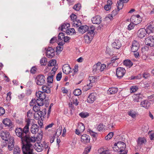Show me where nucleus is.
<instances>
[{"label": "nucleus", "mask_w": 154, "mask_h": 154, "mask_svg": "<svg viewBox=\"0 0 154 154\" xmlns=\"http://www.w3.org/2000/svg\"><path fill=\"white\" fill-rule=\"evenodd\" d=\"M15 131L16 135L21 138L22 151H26L27 148L31 149L33 147L32 143L35 142L36 139L35 137H30L28 134L29 131L26 130L24 127L23 128H17Z\"/></svg>", "instance_id": "1"}, {"label": "nucleus", "mask_w": 154, "mask_h": 154, "mask_svg": "<svg viewBox=\"0 0 154 154\" xmlns=\"http://www.w3.org/2000/svg\"><path fill=\"white\" fill-rule=\"evenodd\" d=\"M0 137L3 140L7 142L11 140V137H13L10 135V133L8 132L5 130L1 131Z\"/></svg>", "instance_id": "2"}, {"label": "nucleus", "mask_w": 154, "mask_h": 154, "mask_svg": "<svg viewBox=\"0 0 154 154\" xmlns=\"http://www.w3.org/2000/svg\"><path fill=\"white\" fill-rule=\"evenodd\" d=\"M126 70L124 68L118 67L116 69V75L118 78L120 79L123 76Z\"/></svg>", "instance_id": "3"}, {"label": "nucleus", "mask_w": 154, "mask_h": 154, "mask_svg": "<svg viewBox=\"0 0 154 154\" xmlns=\"http://www.w3.org/2000/svg\"><path fill=\"white\" fill-rule=\"evenodd\" d=\"M45 78L42 75H39L36 78L37 84L39 85H42L45 82Z\"/></svg>", "instance_id": "4"}, {"label": "nucleus", "mask_w": 154, "mask_h": 154, "mask_svg": "<svg viewBox=\"0 0 154 154\" xmlns=\"http://www.w3.org/2000/svg\"><path fill=\"white\" fill-rule=\"evenodd\" d=\"M145 43L150 47L154 46V36L150 35L145 39Z\"/></svg>", "instance_id": "5"}, {"label": "nucleus", "mask_w": 154, "mask_h": 154, "mask_svg": "<svg viewBox=\"0 0 154 154\" xmlns=\"http://www.w3.org/2000/svg\"><path fill=\"white\" fill-rule=\"evenodd\" d=\"M46 55L48 58H52L55 55V51L54 48L49 47L46 50Z\"/></svg>", "instance_id": "6"}, {"label": "nucleus", "mask_w": 154, "mask_h": 154, "mask_svg": "<svg viewBox=\"0 0 154 154\" xmlns=\"http://www.w3.org/2000/svg\"><path fill=\"white\" fill-rule=\"evenodd\" d=\"M97 94L96 93H91L88 96L87 100L88 103H93L97 99Z\"/></svg>", "instance_id": "7"}, {"label": "nucleus", "mask_w": 154, "mask_h": 154, "mask_svg": "<svg viewBox=\"0 0 154 154\" xmlns=\"http://www.w3.org/2000/svg\"><path fill=\"white\" fill-rule=\"evenodd\" d=\"M131 46V51L133 52H135L138 50L140 47V45L137 41L134 40L132 42Z\"/></svg>", "instance_id": "8"}, {"label": "nucleus", "mask_w": 154, "mask_h": 154, "mask_svg": "<svg viewBox=\"0 0 154 154\" xmlns=\"http://www.w3.org/2000/svg\"><path fill=\"white\" fill-rule=\"evenodd\" d=\"M36 95L38 99H40V100H42V101L45 98L46 96V95L45 93L41 91L36 92Z\"/></svg>", "instance_id": "9"}, {"label": "nucleus", "mask_w": 154, "mask_h": 154, "mask_svg": "<svg viewBox=\"0 0 154 154\" xmlns=\"http://www.w3.org/2000/svg\"><path fill=\"white\" fill-rule=\"evenodd\" d=\"M90 139V137L86 134H84L81 137V141L85 144L89 143Z\"/></svg>", "instance_id": "10"}, {"label": "nucleus", "mask_w": 154, "mask_h": 154, "mask_svg": "<svg viewBox=\"0 0 154 154\" xmlns=\"http://www.w3.org/2000/svg\"><path fill=\"white\" fill-rule=\"evenodd\" d=\"M92 22L94 24H100L101 22V18L98 15L93 17L91 19Z\"/></svg>", "instance_id": "11"}, {"label": "nucleus", "mask_w": 154, "mask_h": 154, "mask_svg": "<svg viewBox=\"0 0 154 154\" xmlns=\"http://www.w3.org/2000/svg\"><path fill=\"white\" fill-rule=\"evenodd\" d=\"M89 29L87 25L82 26L78 28V30L79 33L83 34L87 31Z\"/></svg>", "instance_id": "12"}, {"label": "nucleus", "mask_w": 154, "mask_h": 154, "mask_svg": "<svg viewBox=\"0 0 154 154\" xmlns=\"http://www.w3.org/2000/svg\"><path fill=\"white\" fill-rule=\"evenodd\" d=\"M35 149L38 152H40L43 150L45 147V144H42L41 143L35 144Z\"/></svg>", "instance_id": "13"}, {"label": "nucleus", "mask_w": 154, "mask_h": 154, "mask_svg": "<svg viewBox=\"0 0 154 154\" xmlns=\"http://www.w3.org/2000/svg\"><path fill=\"white\" fill-rule=\"evenodd\" d=\"M147 33L146 30L144 29H141L138 32V37L142 38L144 37Z\"/></svg>", "instance_id": "14"}, {"label": "nucleus", "mask_w": 154, "mask_h": 154, "mask_svg": "<svg viewBox=\"0 0 154 154\" xmlns=\"http://www.w3.org/2000/svg\"><path fill=\"white\" fill-rule=\"evenodd\" d=\"M94 35H91L87 33L84 37V39L85 40V42L87 43H90L92 40Z\"/></svg>", "instance_id": "15"}, {"label": "nucleus", "mask_w": 154, "mask_h": 154, "mask_svg": "<svg viewBox=\"0 0 154 154\" xmlns=\"http://www.w3.org/2000/svg\"><path fill=\"white\" fill-rule=\"evenodd\" d=\"M131 20L135 25H137L141 22L142 21V19L141 18H137L135 16H132L131 18Z\"/></svg>", "instance_id": "16"}, {"label": "nucleus", "mask_w": 154, "mask_h": 154, "mask_svg": "<svg viewBox=\"0 0 154 154\" xmlns=\"http://www.w3.org/2000/svg\"><path fill=\"white\" fill-rule=\"evenodd\" d=\"M37 113H35V119H37V117L36 116L35 117L36 115H38V118L39 119V118H41L42 117L44 116L46 114V109L45 108L42 111H41L40 110Z\"/></svg>", "instance_id": "17"}, {"label": "nucleus", "mask_w": 154, "mask_h": 154, "mask_svg": "<svg viewBox=\"0 0 154 154\" xmlns=\"http://www.w3.org/2000/svg\"><path fill=\"white\" fill-rule=\"evenodd\" d=\"M38 126L36 124H33L30 128V131L33 134H36L38 131Z\"/></svg>", "instance_id": "18"}, {"label": "nucleus", "mask_w": 154, "mask_h": 154, "mask_svg": "<svg viewBox=\"0 0 154 154\" xmlns=\"http://www.w3.org/2000/svg\"><path fill=\"white\" fill-rule=\"evenodd\" d=\"M14 145V137H11V140L8 141V148L9 150H12Z\"/></svg>", "instance_id": "19"}, {"label": "nucleus", "mask_w": 154, "mask_h": 154, "mask_svg": "<svg viewBox=\"0 0 154 154\" xmlns=\"http://www.w3.org/2000/svg\"><path fill=\"white\" fill-rule=\"evenodd\" d=\"M100 65L101 63H98L94 65L93 67V71L94 73H98L100 71Z\"/></svg>", "instance_id": "20"}, {"label": "nucleus", "mask_w": 154, "mask_h": 154, "mask_svg": "<svg viewBox=\"0 0 154 154\" xmlns=\"http://www.w3.org/2000/svg\"><path fill=\"white\" fill-rule=\"evenodd\" d=\"M143 96L142 94H139L135 95L134 96V102H138L140 101L143 98Z\"/></svg>", "instance_id": "21"}, {"label": "nucleus", "mask_w": 154, "mask_h": 154, "mask_svg": "<svg viewBox=\"0 0 154 154\" xmlns=\"http://www.w3.org/2000/svg\"><path fill=\"white\" fill-rule=\"evenodd\" d=\"M112 46L115 48L119 49L121 46V44L119 40H116L112 44Z\"/></svg>", "instance_id": "22"}, {"label": "nucleus", "mask_w": 154, "mask_h": 154, "mask_svg": "<svg viewBox=\"0 0 154 154\" xmlns=\"http://www.w3.org/2000/svg\"><path fill=\"white\" fill-rule=\"evenodd\" d=\"M117 145L120 149V152H122V150H125L126 148L125 144L122 142H119L117 143Z\"/></svg>", "instance_id": "23"}, {"label": "nucleus", "mask_w": 154, "mask_h": 154, "mask_svg": "<svg viewBox=\"0 0 154 154\" xmlns=\"http://www.w3.org/2000/svg\"><path fill=\"white\" fill-rule=\"evenodd\" d=\"M150 103L147 100H144L141 103L140 105L144 108L147 109L150 105Z\"/></svg>", "instance_id": "24"}, {"label": "nucleus", "mask_w": 154, "mask_h": 154, "mask_svg": "<svg viewBox=\"0 0 154 154\" xmlns=\"http://www.w3.org/2000/svg\"><path fill=\"white\" fill-rule=\"evenodd\" d=\"M63 72L66 74H69L71 71V68L69 66H63Z\"/></svg>", "instance_id": "25"}, {"label": "nucleus", "mask_w": 154, "mask_h": 154, "mask_svg": "<svg viewBox=\"0 0 154 154\" xmlns=\"http://www.w3.org/2000/svg\"><path fill=\"white\" fill-rule=\"evenodd\" d=\"M146 142V140L144 138L139 137L138 140L137 144L139 145H142L145 144Z\"/></svg>", "instance_id": "26"}, {"label": "nucleus", "mask_w": 154, "mask_h": 154, "mask_svg": "<svg viewBox=\"0 0 154 154\" xmlns=\"http://www.w3.org/2000/svg\"><path fill=\"white\" fill-rule=\"evenodd\" d=\"M118 91V89L116 88H109L108 90V93L109 94H114Z\"/></svg>", "instance_id": "27"}, {"label": "nucleus", "mask_w": 154, "mask_h": 154, "mask_svg": "<svg viewBox=\"0 0 154 154\" xmlns=\"http://www.w3.org/2000/svg\"><path fill=\"white\" fill-rule=\"evenodd\" d=\"M2 122L6 126H11L12 124L11 122V120L8 118L4 119L3 120Z\"/></svg>", "instance_id": "28"}, {"label": "nucleus", "mask_w": 154, "mask_h": 154, "mask_svg": "<svg viewBox=\"0 0 154 154\" xmlns=\"http://www.w3.org/2000/svg\"><path fill=\"white\" fill-rule=\"evenodd\" d=\"M20 148L17 146H15L13 150V154H20Z\"/></svg>", "instance_id": "29"}, {"label": "nucleus", "mask_w": 154, "mask_h": 154, "mask_svg": "<svg viewBox=\"0 0 154 154\" xmlns=\"http://www.w3.org/2000/svg\"><path fill=\"white\" fill-rule=\"evenodd\" d=\"M42 92L44 93H46L47 94H49L51 92L50 88L46 86H43L42 87Z\"/></svg>", "instance_id": "30"}, {"label": "nucleus", "mask_w": 154, "mask_h": 154, "mask_svg": "<svg viewBox=\"0 0 154 154\" xmlns=\"http://www.w3.org/2000/svg\"><path fill=\"white\" fill-rule=\"evenodd\" d=\"M69 26V24L68 23L66 24H63L62 26L61 27H59V29H61L62 31L65 32L66 31L64 30V29H67V28Z\"/></svg>", "instance_id": "31"}, {"label": "nucleus", "mask_w": 154, "mask_h": 154, "mask_svg": "<svg viewBox=\"0 0 154 154\" xmlns=\"http://www.w3.org/2000/svg\"><path fill=\"white\" fill-rule=\"evenodd\" d=\"M146 30L147 33L149 34L152 32L154 30V27H153L151 25H149L147 26Z\"/></svg>", "instance_id": "32"}, {"label": "nucleus", "mask_w": 154, "mask_h": 154, "mask_svg": "<svg viewBox=\"0 0 154 154\" xmlns=\"http://www.w3.org/2000/svg\"><path fill=\"white\" fill-rule=\"evenodd\" d=\"M124 64L126 66H128L130 67L132 66L133 63L130 60H127L124 61Z\"/></svg>", "instance_id": "33"}, {"label": "nucleus", "mask_w": 154, "mask_h": 154, "mask_svg": "<svg viewBox=\"0 0 154 154\" xmlns=\"http://www.w3.org/2000/svg\"><path fill=\"white\" fill-rule=\"evenodd\" d=\"M78 129L81 132H83L85 129V127L84 125L81 123L79 125L78 127Z\"/></svg>", "instance_id": "34"}, {"label": "nucleus", "mask_w": 154, "mask_h": 154, "mask_svg": "<svg viewBox=\"0 0 154 154\" xmlns=\"http://www.w3.org/2000/svg\"><path fill=\"white\" fill-rule=\"evenodd\" d=\"M47 62V59L46 57L42 58L40 60V63L42 66H45Z\"/></svg>", "instance_id": "35"}, {"label": "nucleus", "mask_w": 154, "mask_h": 154, "mask_svg": "<svg viewBox=\"0 0 154 154\" xmlns=\"http://www.w3.org/2000/svg\"><path fill=\"white\" fill-rule=\"evenodd\" d=\"M26 149V151H23V154H34L32 153L33 148H32L31 149L27 148Z\"/></svg>", "instance_id": "36"}, {"label": "nucleus", "mask_w": 154, "mask_h": 154, "mask_svg": "<svg viewBox=\"0 0 154 154\" xmlns=\"http://www.w3.org/2000/svg\"><path fill=\"white\" fill-rule=\"evenodd\" d=\"M81 93V91L79 89H75L73 92V94L75 96H78L80 95Z\"/></svg>", "instance_id": "37"}, {"label": "nucleus", "mask_w": 154, "mask_h": 154, "mask_svg": "<svg viewBox=\"0 0 154 154\" xmlns=\"http://www.w3.org/2000/svg\"><path fill=\"white\" fill-rule=\"evenodd\" d=\"M128 114L133 118H134L137 115L136 112L133 110H131L129 112Z\"/></svg>", "instance_id": "38"}, {"label": "nucleus", "mask_w": 154, "mask_h": 154, "mask_svg": "<svg viewBox=\"0 0 154 154\" xmlns=\"http://www.w3.org/2000/svg\"><path fill=\"white\" fill-rule=\"evenodd\" d=\"M56 63L57 61L55 59L52 60L49 62V64L48 65L49 66H53L56 64Z\"/></svg>", "instance_id": "39"}, {"label": "nucleus", "mask_w": 154, "mask_h": 154, "mask_svg": "<svg viewBox=\"0 0 154 154\" xmlns=\"http://www.w3.org/2000/svg\"><path fill=\"white\" fill-rule=\"evenodd\" d=\"M72 99L73 100L72 102L73 104H75L76 106H77L79 103V102L78 101L77 99L75 96H73L72 97Z\"/></svg>", "instance_id": "40"}, {"label": "nucleus", "mask_w": 154, "mask_h": 154, "mask_svg": "<svg viewBox=\"0 0 154 154\" xmlns=\"http://www.w3.org/2000/svg\"><path fill=\"white\" fill-rule=\"evenodd\" d=\"M31 121L30 119L28 118V119L26 121V124L25 126L24 127L25 129L26 130H27L28 131H29V126L30 124V123Z\"/></svg>", "instance_id": "41"}, {"label": "nucleus", "mask_w": 154, "mask_h": 154, "mask_svg": "<svg viewBox=\"0 0 154 154\" xmlns=\"http://www.w3.org/2000/svg\"><path fill=\"white\" fill-rule=\"evenodd\" d=\"M66 33L67 34L69 35H70V34L72 35L75 32V30L74 28H71L70 29H69L68 30H66Z\"/></svg>", "instance_id": "42"}, {"label": "nucleus", "mask_w": 154, "mask_h": 154, "mask_svg": "<svg viewBox=\"0 0 154 154\" xmlns=\"http://www.w3.org/2000/svg\"><path fill=\"white\" fill-rule=\"evenodd\" d=\"M97 78L96 77L94 76H90L89 77V79L90 82L91 83H94L95 82Z\"/></svg>", "instance_id": "43"}, {"label": "nucleus", "mask_w": 154, "mask_h": 154, "mask_svg": "<svg viewBox=\"0 0 154 154\" xmlns=\"http://www.w3.org/2000/svg\"><path fill=\"white\" fill-rule=\"evenodd\" d=\"M113 132H110L105 137V139L106 140H109L113 136Z\"/></svg>", "instance_id": "44"}, {"label": "nucleus", "mask_w": 154, "mask_h": 154, "mask_svg": "<svg viewBox=\"0 0 154 154\" xmlns=\"http://www.w3.org/2000/svg\"><path fill=\"white\" fill-rule=\"evenodd\" d=\"M112 148L113 150L116 152H120L119 147L118 145H117V143L114 144V146L112 147Z\"/></svg>", "instance_id": "45"}, {"label": "nucleus", "mask_w": 154, "mask_h": 154, "mask_svg": "<svg viewBox=\"0 0 154 154\" xmlns=\"http://www.w3.org/2000/svg\"><path fill=\"white\" fill-rule=\"evenodd\" d=\"M123 6V2L121 3L119 2H117V6L118 11H119L122 8Z\"/></svg>", "instance_id": "46"}, {"label": "nucleus", "mask_w": 154, "mask_h": 154, "mask_svg": "<svg viewBox=\"0 0 154 154\" xmlns=\"http://www.w3.org/2000/svg\"><path fill=\"white\" fill-rule=\"evenodd\" d=\"M91 146H89L85 148L83 152L84 154H87L90 151Z\"/></svg>", "instance_id": "47"}, {"label": "nucleus", "mask_w": 154, "mask_h": 154, "mask_svg": "<svg viewBox=\"0 0 154 154\" xmlns=\"http://www.w3.org/2000/svg\"><path fill=\"white\" fill-rule=\"evenodd\" d=\"M94 26H91L90 27V29L88 30V32L87 33H89L90 34L92 35H94Z\"/></svg>", "instance_id": "48"}, {"label": "nucleus", "mask_w": 154, "mask_h": 154, "mask_svg": "<svg viewBox=\"0 0 154 154\" xmlns=\"http://www.w3.org/2000/svg\"><path fill=\"white\" fill-rule=\"evenodd\" d=\"M36 103L37 104L38 106H42L43 105L44 103L43 100H38V99H37L36 100Z\"/></svg>", "instance_id": "49"}, {"label": "nucleus", "mask_w": 154, "mask_h": 154, "mask_svg": "<svg viewBox=\"0 0 154 154\" xmlns=\"http://www.w3.org/2000/svg\"><path fill=\"white\" fill-rule=\"evenodd\" d=\"M53 77L51 76H48L47 78V82L49 83H51L53 81Z\"/></svg>", "instance_id": "50"}, {"label": "nucleus", "mask_w": 154, "mask_h": 154, "mask_svg": "<svg viewBox=\"0 0 154 154\" xmlns=\"http://www.w3.org/2000/svg\"><path fill=\"white\" fill-rule=\"evenodd\" d=\"M135 25L132 23H131L128 26V29L129 30H130L131 29H133L134 26V25Z\"/></svg>", "instance_id": "51"}, {"label": "nucleus", "mask_w": 154, "mask_h": 154, "mask_svg": "<svg viewBox=\"0 0 154 154\" xmlns=\"http://www.w3.org/2000/svg\"><path fill=\"white\" fill-rule=\"evenodd\" d=\"M79 116L82 118H85L88 117L89 115L88 113L82 112L79 114Z\"/></svg>", "instance_id": "52"}, {"label": "nucleus", "mask_w": 154, "mask_h": 154, "mask_svg": "<svg viewBox=\"0 0 154 154\" xmlns=\"http://www.w3.org/2000/svg\"><path fill=\"white\" fill-rule=\"evenodd\" d=\"M64 37V33L63 32H60L58 35V38L60 40H62Z\"/></svg>", "instance_id": "53"}, {"label": "nucleus", "mask_w": 154, "mask_h": 154, "mask_svg": "<svg viewBox=\"0 0 154 154\" xmlns=\"http://www.w3.org/2000/svg\"><path fill=\"white\" fill-rule=\"evenodd\" d=\"M119 59V58L117 56H114L111 59V63H115V62Z\"/></svg>", "instance_id": "54"}, {"label": "nucleus", "mask_w": 154, "mask_h": 154, "mask_svg": "<svg viewBox=\"0 0 154 154\" xmlns=\"http://www.w3.org/2000/svg\"><path fill=\"white\" fill-rule=\"evenodd\" d=\"M80 5L79 4H77L75 5L73 8L77 11H79L80 9Z\"/></svg>", "instance_id": "55"}, {"label": "nucleus", "mask_w": 154, "mask_h": 154, "mask_svg": "<svg viewBox=\"0 0 154 154\" xmlns=\"http://www.w3.org/2000/svg\"><path fill=\"white\" fill-rule=\"evenodd\" d=\"M33 110L35 112H38L40 110V107L38 105L37 106L35 105L33 106Z\"/></svg>", "instance_id": "56"}, {"label": "nucleus", "mask_w": 154, "mask_h": 154, "mask_svg": "<svg viewBox=\"0 0 154 154\" xmlns=\"http://www.w3.org/2000/svg\"><path fill=\"white\" fill-rule=\"evenodd\" d=\"M62 77V73L61 72L59 73L57 75L56 79L57 81H59L61 79Z\"/></svg>", "instance_id": "57"}, {"label": "nucleus", "mask_w": 154, "mask_h": 154, "mask_svg": "<svg viewBox=\"0 0 154 154\" xmlns=\"http://www.w3.org/2000/svg\"><path fill=\"white\" fill-rule=\"evenodd\" d=\"M73 24L75 27L77 28L80 26L79 22H77V20L73 21Z\"/></svg>", "instance_id": "58"}, {"label": "nucleus", "mask_w": 154, "mask_h": 154, "mask_svg": "<svg viewBox=\"0 0 154 154\" xmlns=\"http://www.w3.org/2000/svg\"><path fill=\"white\" fill-rule=\"evenodd\" d=\"M104 128L103 125L102 124H99L97 128V129L99 131L102 130Z\"/></svg>", "instance_id": "59"}, {"label": "nucleus", "mask_w": 154, "mask_h": 154, "mask_svg": "<svg viewBox=\"0 0 154 154\" xmlns=\"http://www.w3.org/2000/svg\"><path fill=\"white\" fill-rule=\"evenodd\" d=\"M5 112V110L2 107H0V116H3Z\"/></svg>", "instance_id": "60"}, {"label": "nucleus", "mask_w": 154, "mask_h": 154, "mask_svg": "<svg viewBox=\"0 0 154 154\" xmlns=\"http://www.w3.org/2000/svg\"><path fill=\"white\" fill-rule=\"evenodd\" d=\"M88 131L89 132L91 136H93L94 137H95V134H96V133L93 132L90 129H88Z\"/></svg>", "instance_id": "61"}, {"label": "nucleus", "mask_w": 154, "mask_h": 154, "mask_svg": "<svg viewBox=\"0 0 154 154\" xmlns=\"http://www.w3.org/2000/svg\"><path fill=\"white\" fill-rule=\"evenodd\" d=\"M100 154H110L109 150H103L102 152H100Z\"/></svg>", "instance_id": "62"}, {"label": "nucleus", "mask_w": 154, "mask_h": 154, "mask_svg": "<svg viewBox=\"0 0 154 154\" xmlns=\"http://www.w3.org/2000/svg\"><path fill=\"white\" fill-rule=\"evenodd\" d=\"M70 17H71V20L73 21L77 20L76 16L74 14H72L70 15Z\"/></svg>", "instance_id": "63"}, {"label": "nucleus", "mask_w": 154, "mask_h": 154, "mask_svg": "<svg viewBox=\"0 0 154 154\" xmlns=\"http://www.w3.org/2000/svg\"><path fill=\"white\" fill-rule=\"evenodd\" d=\"M106 65L104 64H101L100 65V71L102 72L103 71L104 69L106 68Z\"/></svg>", "instance_id": "64"}]
</instances>
